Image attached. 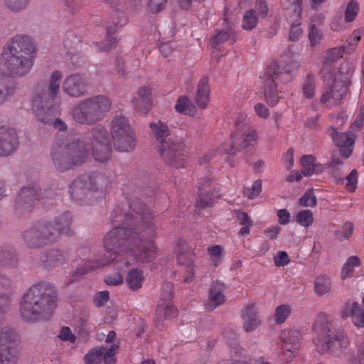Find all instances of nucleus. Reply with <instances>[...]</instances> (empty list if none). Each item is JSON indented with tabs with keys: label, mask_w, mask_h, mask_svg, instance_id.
I'll use <instances>...</instances> for the list:
<instances>
[{
	"label": "nucleus",
	"mask_w": 364,
	"mask_h": 364,
	"mask_svg": "<svg viewBox=\"0 0 364 364\" xmlns=\"http://www.w3.org/2000/svg\"><path fill=\"white\" fill-rule=\"evenodd\" d=\"M111 220L115 227L104 239L107 253L116 257L121 252L130 251L137 262H150L155 259L156 249L151 238L156 235V228L144 203L138 198L132 199L127 212L116 206Z\"/></svg>",
	"instance_id": "f257e3e1"
},
{
	"label": "nucleus",
	"mask_w": 364,
	"mask_h": 364,
	"mask_svg": "<svg viewBox=\"0 0 364 364\" xmlns=\"http://www.w3.org/2000/svg\"><path fill=\"white\" fill-rule=\"evenodd\" d=\"M58 292L54 285L41 281L30 287L19 302V314L26 322L49 319L57 306Z\"/></svg>",
	"instance_id": "f03ea898"
},
{
	"label": "nucleus",
	"mask_w": 364,
	"mask_h": 364,
	"mask_svg": "<svg viewBox=\"0 0 364 364\" xmlns=\"http://www.w3.org/2000/svg\"><path fill=\"white\" fill-rule=\"evenodd\" d=\"M36 48L28 36L16 35L4 46L1 63L5 72L13 77L28 74L33 65Z\"/></svg>",
	"instance_id": "7ed1b4c3"
},
{
	"label": "nucleus",
	"mask_w": 364,
	"mask_h": 364,
	"mask_svg": "<svg viewBox=\"0 0 364 364\" xmlns=\"http://www.w3.org/2000/svg\"><path fill=\"white\" fill-rule=\"evenodd\" d=\"M327 323V316L323 313L317 316L314 328L320 330L319 336L315 340L316 350L320 353L329 352L334 356L340 355L348 346L350 340L346 332L336 328Z\"/></svg>",
	"instance_id": "20e7f679"
},
{
	"label": "nucleus",
	"mask_w": 364,
	"mask_h": 364,
	"mask_svg": "<svg viewBox=\"0 0 364 364\" xmlns=\"http://www.w3.org/2000/svg\"><path fill=\"white\" fill-rule=\"evenodd\" d=\"M50 154L55 168L59 171H65L83 164L87 156V149L79 139H71L55 143Z\"/></svg>",
	"instance_id": "39448f33"
},
{
	"label": "nucleus",
	"mask_w": 364,
	"mask_h": 364,
	"mask_svg": "<svg viewBox=\"0 0 364 364\" xmlns=\"http://www.w3.org/2000/svg\"><path fill=\"white\" fill-rule=\"evenodd\" d=\"M112 102L109 97L100 95L84 99L71 112L73 119L81 124L90 125L102 120L109 112Z\"/></svg>",
	"instance_id": "423d86ee"
},
{
	"label": "nucleus",
	"mask_w": 364,
	"mask_h": 364,
	"mask_svg": "<svg viewBox=\"0 0 364 364\" xmlns=\"http://www.w3.org/2000/svg\"><path fill=\"white\" fill-rule=\"evenodd\" d=\"M296 62L284 65L283 62L278 63L273 61L267 67L262 77V89L267 103L270 106H274L279 102L278 84L287 83L291 80V72L293 69L298 68Z\"/></svg>",
	"instance_id": "0eeeda50"
},
{
	"label": "nucleus",
	"mask_w": 364,
	"mask_h": 364,
	"mask_svg": "<svg viewBox=\"0 0 364 364\" xmlns=\"http://www.w3.org/2000/svg\"><path fill=\"white\" fill-rule=\"evenodd\" d=\"M257 133L245 117H239L235 122V129L231 134V144L223 145V151L228 155L227 161L234 166L230 160L237 151L253 146L257 141Z\"/></svg>",
	"instance_id": "6e6552de"
},
{
	"label": "nucleus",
	"mask_w": 364,
	"mask_h": 364,
	"mask_svg": "<svg viewBox=\"0 0 364 364\" xmlns=\"http://www.w3.org/2000/svg\"><path fill=\"white\" fill-rule=\"evenodd\" d=\"M106 178L100 173H84L76 177L70 184L69 193L77 203H87L92 193L103 188Z\"/></svg>",
	"instance_id": "1a4fd4ad"
},
{
	"label": "nucleus",
	"mask_w": 364,
	"mask_h": 364,
	"mask_svg": "<svg viewBox=\"0 0 364 364\" xmlns=\"http://www.w3.org/2000/svg\"><path fill=\"white\" fill-rule=\"evenodd\" d=\"M87 152L91 151L95 160L100 162L108 161L111 156V141L107 130L101 124L91 128L85 135Z\"/></svg>",
	"instance_id": "9d476101"
},
{
	"label": "nucleus",
	"mask_w": 364,
	"mask_h": 364,
	"mask_svg": "<svg viewBox=\"0 0 364 364\" xmlns=\"http://www.w3.org/2000/svg\"><path fill=\"white\" fill-rule=\"evenodd\" d=\"M55 234L50 232L46 221H41L25 230L22 239L27 248L37 250L54 243Z\"/></svg>",
	"instance_id": "9b49d317"
},
{
	"label": "nucleus",
	"mask_w": 364,
	"mask_h": 364,
	"mask_svg": "<svg viewBox=\"0 0 364 364\" xmlns=\"http://www.w3.org/2000/svg\"><path fill=\"white\" fill-rule=\"evenodd\" d=\"M159 152L167 165L176 168L185 166L187 151L185 150L184 144L178 140L162 143L159 146Z\"/></svg>",
	"instance_id": "f8f14e48"
},
{
	"label": "nucleus",
	"mask_w": 364,
	"mask_h": 364,
	"mask_svg": "<svg viewBox=\"0 0 364 364\" xmlns=\"http://www.w3.org/2000/svg\"><path fill=\"white\" fill-rule=\"evenodd\" d=\"M53 99L44 93L34 92L32 110L38 122L50 124L53 118L59 115V111L53 106Z\"/></svg>",
	"instance_id": "ddd939ff"
},
{
	"label": "nucleus",
	"mask_w": 364,
	"mask_h": 364,
	"mask_svg": "<svg viewBox=\"0 0 364 364\" xmlns=\"http://www.w3.org/2000/svg\"><path fill=\"white\" fill-rule=\"evenodd\" d=\"M41 198V190L38 186H31L21 189L16 197L15 210L18 214L30 212L36 201Z\"/></svg>",
	"instance_id": "4468645a"
},
{
	"label": "nucleus",
	"mask_w": 364,
	"mask_h": 364,
	"mask_svg": "<svg viewBox=\"0 0 364 364\" xmlns=\"http://www.w3.org/2000/svg\"><path fill=\"white\" fill-rule=\"evenodd\" d=\"M70 257V247H58L44 251L40 256V260L45 269H50L67 263Z\"/></svg>",
	"instance_id": "2eb2a0df"
},
{
	"label": "nucleus",
	"mask_w": 364,
	"mask_h": 364,
	"mask_svg": "<svg viewBox=\"0 0 364 364\" xmlns=\"http://www.w3.org/2000/svg\"><path fill=\"white\" fill-rule=\"evenodd\" d=\"M16 333L8 328H0V364H15L16 350L11 345Z\"/></svg>",
	"instance_id": "dca6fc26"
},
{
	"label": "nucleus",
	"mask_w": 364,
	"mask_h": 364,
	"mask_svg": "<svg viewBox=\"0 0 364 364\" xmlns=\"http://www.w3.org/2000/svg\"><path fill=\"white\" fill-rule=\"evenodd\" d=\"M328 136L337 147H339L340 154L345 159L350 156L354 146V134L350 132H339L334 126H330L327 129Z\"/></svg>",
	"instance_id": "f3484780"
},
{
	"label": "nucleus",
	"mask_w": 364,
	"mask_h": 364,
	"mask_svg": "<svg viewBox=\"0 0 364 364\" xmlns=\"http://www.w3.org/2000/svg\"><path fill=\"white\" fill-rule=\"evenodd\" d=\"M89 82L82 75L77 73L68 76L63 81V90L72 97H80L87 95Z\"/></svg>",
	"instance_id": "a211bd4d"
},
{
	"label": "nucleus",
	"mask_w": 364,
	"mask_h": 364,
	"mask_svg": "<svg viewBox=\"0 0 364 364\" xmlns=\"http://www.w3.org/2000/svg\"><path fill=\"white\" fill-rule=\"evenodd\" d=\"M18 146L17 132L6 126L0 127V156H7L15 152Z\"/></svg>",
	"instance_id": "6ab92c4d"
},
{
	"label": "nucleus",
	"mask_w": 364,
	"mask_h": 364,
	"mask_svg": "<svg viewBox=\"0 0 364 364\" xmlns=\"http://www.w3.org/2000/svg\"><path fill=\"white\" fill-rule=\"evenodd\" d=\"M73 221V215L70 212L63 213L58 217H56L53 221H46L50 232H55V242L63 234L70 235L71 233L70 225Z\"/></svg>",
	"instance_id": "aec40b11"
},
{
	"label": "nucleus",
	"mask_w": 364,
	"mask_h": 364,
	"mask_svg": "<svg viewBox=\"0 0 364 364\" xmlns=\"http://www.w3.org/2000/svg\"><path fill=\"white\" fill-rule=\"evenodd\" d=\"M347 93V80L335 79L331 86L323 93L321 101L326 103L331 98L340 102Z\"/></svg>",
	"instance_id": "412c9836"
},
{
	"label": "nucleus",
	"mask_w": 364,
	"mask_h": 364,
	"mask_svg": "<svg viewBox=\"0 0 364 364\" xmlns=\"http://www.w3.org/2000/svg\"><path fill=\"white\" fill-rule=\"evenodd\" d=\"M281 339L284 342L283 349L291 353L299 350L301 343V332L296 329L282 331Z\"/></svg>",
	"instance_id": "4be33fe9"
},
{
	"label": "nucleus",
	"mask_w": 364,
	"mask_h": 364,
	"mask_svg": "<svg viewBox=\"0 0 364 364\" xmlns=\"http://www.w3.org/2000/svg\"><path fill=\"white\" fill-rule=\"evenodd\" d=\"M18 262V254L14 245L5 243L0 246V267H15Z\"/></svg>",
	"instance_id": "5701e85b"
},
{
	"label": "nucleus",
	"mask_w": 364,
	"mask_h": 364,
	"mask_svg": "<svg viewBox=\"0 0 364 364\" xmlns=\"http://www.w3.org/2000/svg\"><path fill=\"white\" fill-rule=\"evenodd\" d=\"M225 288V284L221 282L215 281L212 283L209 290L208 307L210 306V310L223 304L225 302V296L223 294Z\"/></svg>",
	"instance_id": "b1692460"
},
{
	"label": "nucleus",
	"mask_w": 364,
	"mask_h": 364,
	"mask_svg": "<svg viewBox=\"0 0 364 364\" xmlns=\"http://www.w3.org/2000/svg\"><path fill=\"white\" fill-rule=\"evenodd\" d=\"M62 77L60 71L55 70L52 73L50 80L48 85H38L36 86L35 93H44L45 95H48L50 97L57 96L60 89L59 80Z\"/></svg>",
	"instance_id": "393cba45"
},
{
	"label": "nucleus",
	"mask_w": 364,
	"mask_h": 364,
	"mask_svg": "<svg viewBox=\"0 0 364 364\" xmlns=\"http://www.w3.org/2000/svg\"><path fill=\"white\" fill-rule=\"evenodd\" d=\"M112 139L114 147L119 151L129 152L133 151L136 146L135 136L132 131L113 136Z\"/></svg>",
	"instance_id": "a878e982"
},
{
	"label": "nucleus",
	"mask_w": 364,
	"mask_h": 364,
	"mask_svg": "<svg viewBox=\"0 0 364 364\" xmlns=\"http://www.w3.org/2000/svg\"><path fill=\"white\" fill-rule=\"evenodd\" d=\"M242 317L244 320V329L246 332L254 331L259 324L260 320L253 304L246 306L242 311Z\"/></svg>",
	"instance_id": "bb28decb"
},
{
	"label": "nucleus",
	"mask_w": 364,
	"mask_h": 364,
	"mask_svg": "<svg viewBox=\"0 0 364 364\" xmlns=\"http://www.w3.org/2000/svg\"><path fill=\"white\" fill-rule=\"evenodd\" d=\"M219 196V193L215 188H210L208 191H203V187H200L196 205L202 209L212 206L216 203Z\"/></svg>",
	"instance_id": "cd10ccee"
},
{
	"label": "nucleus",
	"mask_w": 364,
	"mask_h": 364,
	"mask_svg": "<svg viewBox=\"0 0 364 364\" xmlns=\"http://www.w3.org/2000/svg\"><path fill=\"white\" fill-rule=\"evenodd\" d=\"M178 315L176 308L170 303L159 304L155 312L156 326L159 327L164 319H171Z\"/></svg>",
	"instance_id": "c85d7f7f"
},
{
	"label": "nucleus",
	"mask_w": 364,
	"mask_h": 364,
	"mask_svg": "<svg viewBox=\"0 0 364 364\" xmlns=\"http://www.w3.org/2000/svg\"><path fill=\"white\" fill-rule=\"evenodd\" d=\"M209 94L208 77L204 75L199 81L196 96V102L200 108L204 109L207 107L209 102Z\"/></svg>",
	"instance_id": "c756f323"
},
{
	"label": "nucleus",
	"mask_w": 364,
	"mask_h": 364,
	"mask_svg": "<svg viewBox=\"0 0 364 364\" xmlns=\"http://www.w3.org/2000/svg\"><path fill=\"white\" fill-rule=\"evenodd\" d=\"M149 127L151 129L156 140L160 143V145L164 142L173 141L171 136L170 130L165 122L158 121L157 122H151Z\"/></svg>",
	"instance_id": "7c9ffc66"
},
{
	"label": "nucleus",
	"mask_w": 364,
	"mask_h": 364,
	"mask_svg": "<svg viewBox=\"0 0 364 364\" xmlns=\"http://www.w3.org/2000/svg\"><path fill=\"white\" fill-rule=\"evenodd\" d=\"M12 294L13 289L11 279L0 274V304L1 306H10Z\"/></svg>",
	"instance_id": "2f4dec72"
},
{
	"label": "nucleus",
	"mask_w": 364,
	"mask_h": 364,
	"mask_svg": "<svg viewBox=\"0 0 364 364\" xmlns=\"http://www.w3.org/2000/svg\"><path fill=\"white\" fill-rule=\"evenodd\" d=\"M132 131L127 119L122 115L116 116L112 121L111 134L112 136H119Z\"/></svg>",
	"instance_id": "473e14b6"
},
{
	"label": "nucleus",
	"mask_w": 364,
	"mask_h": 364,
	"mask_svg": "<svg viewBox=\"0 0 364 364\" xmlns=\"http://www.w3.org/2000/svg\"><path fill=\"white\" fill-rule=\"evenodd\" d=\"M341 48H333L323 53L322 55V66L321 72L330 71V65L343 56Z\"/></svg>",
	"instance_id": "72a5a7b5"
},
{
	"label": "nucleus",
	"mask_w": 364,
	"mask_h": 364,
	"mask_svg": "<svg viewBox=\"0 0 364 364\" xmlns=\"http://www.w3.org/2000/svg\"><path fill=\"white\" fill-rule=\"evenodd\" d=\"M15 83L8 78L0 76V105L8 101L15 93Z\"/></svg>",
	"instance_id": "f704fd0d"
},
{
	"label": "nucleus",
	"mask_w": 364,
	"mask_h": 364,
	"mask_svg": "<svg viewBox=\"0 0 364 364\" xmlns=\"http://www.w3.org/2000/svg\"><path fill=\"white\" fill-rule=\"evenodd\" d=\"M109 255L106 256V258L98 261V262L94 265L92 262H86L82 266L77 267L75 272L77 276H82L87 272L94 270L98 267L105 266L115 260V256H113L112 253H108Z\"/></svg>",
	"instance_id": "c9c22d12"
},
{
	"label": "nucleus",
	"mask_w": 364,
	"mask_h": 364,
	"mask_svg": "<svg viewBox=\"0 0 364 364\" xmlns=\"http://www.w3.org/2000/svg\"><path fill=\"white\" fill-rule=\"evenodd\" d=\"M176 110L181 114H189L193 116L196 114V107L189 98L185 95H181L178 98L175 105Z\"/></svg>",
	"instance_id": "e433bc0d"
},
{
	"label": "nucleus",
	"mask_w": 364,
	"mask_h": 364,
	"mask_svg": "<svg viewBox=\"0 0 364 364\" xmlns=\"http://www.w3.org/2000/svg\"><path fill=\"white\" fill-rule=\"evenodd\" d=\"M144 280L143 272L138 269H131L127 276V284L132 290H137L141 287Z\"/></svg>",
	"instance_id": "4c0bfd02"
},
{
	"label": "nucleus",
	"mask_w": 364,
	"mask_h": 364,
	"mask_svg": "<svg viewBox=\"0 0 364 364\" xmlns=\"http://www.w3.org/2000/svg\"><path fill=\"white\" fill-rule=\"evenodd\" d=\"M331 280L326 276L322 275L316 277L314 282V291L316 294L321 296L331 292Z\"/></svg>",
	"instance_id": "58836bf2"
},
{
	"label": "nucleus",
	"mask_w": 364,
	"mask_h": 364,
	"mask_svg": "<svg viewBox=\"0 0 364 364\" xmlns=\"http://www.w3.org/2000/svg\"><path fill=\"white\" fill-rule=\"evenodd\" d=\"M234 35V32L230 27H226L224 29L216 30L215 34L210 39V46L216 48L218 46L225 43Z\"/></svg>",
	"instance_id": "ea45409f"
},
{
	"label": "nucleus",
	"mask_w": 364,
	"mask_h": 364,
	"mask_svg": "<svg viewBox=\"0 0 364 364\" xmlns=\"http://www.w3.org/2000/svg\"><path fill=\"white\" fill-rule=\"evenodd\" d=\"M360 265V261L357 256H350L348 258L341 270V278L352 277L354 272V268Z\"/></svg>",
	"instance_id": "a19ab883"
},
{
	"label": "nucleus",
	"mask_w": 364,
	"mask_h": 364,
	"mask_svg": "<svg viewBox=\"0 0 364 364\" xmlns=\"http://www.w3.org/2000/svg\"><path fill=\"white\" fill-rule=\"evenodd\" d=\"M106 348L104 347L91 349L85 356V360L88 364H100L102 363Z\"/></svg>",
	"instance_id": "79ce46f5"
},
{
	"label": "nucleus",
	"mask_w": 364,
	"mask_h": 364,
	"mask_svg": "<svg viewBox=\"0 0 364 364\" xmlns=\"http://www.w3.org/2000/svg\"><path fill=\"white\" fill-rule=\"evenodd\" d=\"M138 95L140 97L141 102L144 105V107L141 108L138 107V110L142 112L144 114H146L151 109V100L149 96L151 92L149 88L143 87L138 90Z\"/></svg>",
	"instance_id": "37998d69"
},
{
	"label": "nucleus",
	"mask_w": 364,
	"mask_h": 364,
	"mask_svg": "<svg viewBox=\"0 0 364 364\" xmlns=\"http://www.w3.org/2000/svg\"><path fill=\"white\" fill-rule=\"evenodd\" d=\"M257 22L258 19L255 10H248L243 16L242 28L246 30H252L257 26Z\"/></svg>",
	"instance_id": "c03bdc74"
},
{
	"label": "nucleus",
	"mask_w": 364,
	"mask_h": 364,
	"mask_svg": "<svg viewBox=\"0 0 364 364\" xmlns=\"http://www.w3.org/2000/svg\"><path fill=\"white\" fill-rule=\"evenodd\" d=\"M291 308L288 304H282L277 307L274 313V320L277 323H284L289 317Z\"/></svg>",
	"instance_id": "a18cd8bd"
},
{
	"label": "nucleus",
	"mask_w": 364,
	"mask_h": 364,
	"mask_svg": "<svg viewBox=\"0 0 364 364\" xmlns=\"http://www.w3.org/2000/svg\"><path fill=\"white\" fill-rule=\"evenodd\" d=\"M296 222L304 227L310 226L314 222L313 213L309 209L299 211L296 215Z\"/></svg>",
	"instance_id": "49530a36"
},
{
	"label": "nucleus",
	"mask_w": 364,
	"mask_h": 364,
	"mask_svg": "<svg viewBox=\"0 0 364 364\" xmlns=\"http://www.w3.org/2000/svg\"><path fill=\"white\" fill-rule=\"evenodd\" d=\"M345 187L350 193H353L357 188L358 183V171L353 169L349 174L344 176Z\"/></svg>",
	"instance_id": "de8ad7c7"
},
{
	"label": "nucleus",
	"mask_w": 364,
	"mask_h": 364,
	"mask_svg": "<svg viewBox=\"0 0 364 364\" xmlns=\"http://www.w3.org/2000/svg\"><path fill=\"white\" fill-rule=\"evenodd\" d=\"M301 164L302 165V173L309 176L314 173V166L315 164V157L312 155H304L301 159Z\"/></svg>",
	"instance_id": "09e8293b"
},
{
	"label": "nucleus",
	"mask_w": 364,
	"mask_h": 364,
	"mask_svg": "<svg viewBox=\"0 0 364 364\" xmlns=\"http://www.w3.org/2000/svg\"><path fill=\"white\" fill-rule=\"evenodd\" d=\"M299 202L304 207H315L317 203V199L313 188L307 189L305 193L299 198Z\"/></svg>",
	"instance_id": "8fccbe9b"
},
{
	"label": "nucleus",
	"mask_w": 364,
	"mask_h": 364,
	"mask_svg": "<svg viewBox=\"0 0 364 364\" xmlns=\"http://www.w3.org/2000/svg\"><path fill=\"white\" fill-rule=\"evenodd\" d=\"M284 9L291 10L295 16H299L302 12V0H281Z\"/></svg>",
	"instance_id": "3c124183"
},
{
	"label": "nucleus",
	"mask_w": 364,
	"mask_h": 364,
	"mask_svg": "<svg viewBox=\"0 0 364 364\" xmlns=\"http://www.w3.org/2000/svg\"><path fill=\"white\" fill-rule=\"evenodd\" d=\"M2 1L7 9L16 13L23 10L29 0H2Z\"/></svg>",
	"instance_id": "603ef678"
},
{
	"label": "nucleus",
	"mask_w": 364,
	"mask_h": 364,
	"mask_svg": "<svg viewBox=\"0 0 364 364\" xmlns=\"http://www.w3.org/2000/svg\"><path fill=\"white\" fill-rule=\"evenodd\" d=\"M302 92L305 97L311 99L315 94V80L311 75H307L302 87Z\"/></svg>",
	"instance_id": "864d4df0"
},
{
	"label": "nucleus",
	"mask_w": 364,
	"mask_h": 364,
	"mask_svg": "<svg viewBox=\"0 0 364 364\" xmlns=\"http://www.w3.org/2000/svg\"><path fill=\"white\" fill-rule=\"evenodd\" d=\"M359 11V5L355 0H350L347 5L345 12V21H353Z\"/></svg>",
	"instance_id": "5fc2aeb1"
},
{
	"label": "nucleus",
	"mask_w": 364,
	"mask_h": 364,
	"mask_svg": "<svg viewBox=\"0 0 364 364\" xmlns=\"http://www.w3.org/2000/svg\"><path fill=\"white\" fill-rule=\"evenodd\" d=\"M111 19L115 26H119L120 27L127 24L128 21V18L124 11L119 9H115L111 12Z\"/></svg>",
	"instance_id": "6e6d98bb"
},
{
	"label": "nucleus",
	"mask_w": 364,
	"mask_h": 364,
	"mask_svg": "<svg viewBox=\"0 0 364 364\" xmlns=\"http://www.w3.org/2000/svg\"><path fill=\"white\" fill-rule=\"evenodd\" d=\"M167 0H148L146 7L149 12L156 14L166 6Z\"/></svg>",
	"instance_id": "4d7b16f0"
},
{
	"label": "nucleus",
	"mask_w": 364,
	"mask_h": 364,
	"mask_svg": "<svg viewBox=\"0 0 364 364\" xmlns=\"http://www.w3.org/2000/svg\"><path fill=\"white\" fill-rule=\"evenodd\" d=\"M323 34L316 25L311 24L309 31V39L311 46H316L321 43Z\"/></svg>",
	"instance_id": "13d9d810"
},
{
	"label": "nucleus",
	"mask_w": 364,
	"mask_h": 364,
	"mask_svg": "<svg viewBox=\"0 0 364 364\" xmlns=\"http://www.w3.org/2000/svg\"><path fill=\"white\" fill-rule=\"evenodd\" d=\"M344 228L345 230L343 231H336V238L340 240H348L349 237L351 236L353 232V224L351 222H346L344 224Z\"/></svg>",
	"instance_id": "bf43d9fd"
},
{
	"label": "nucleus",
	"mask_w": 364,
	"mask_h": 364,
	"mask_svg": "<svg viewBox=\"0 0 364 364\" xmlns=\"http://www.w3.org/2000/svg\"><path fill=\"white\" fill-rule=\"evenodd\" d=\"M193 254L191 252H179L176 257V260L178 264L189 267L193 266Z\"/></svg>",
	"instance_id": "052dcab7"
},
{
	"label": "nucleus",
	"mask_w": 364,
	"mask_h": 364,
	"mask_svg": "<svg viewBox=\"0 0 364 364\" xmlns=\"http://www.w3.org/2000/svg\"><path fill=\"white\" fill-rule=\"evenodd\" d=\"M262 191V180H256L252 184V188H247L244 192L250 199L257 197Z\"/></svg>",
	"instance_id": "680f3d73"
},
{
	"label": "nucleus",
	"mask_w": 364,
	"mask_h": 364,
	"mask_svg": "<svg viewBox=\"0 0 364 364\" xmlns=\"http://www.w3.org/2000/svg\"><path fill=\"white\" fill-rule=\"evenodd\" d=\"M358 303L353 301L350 303L348 301L345 304L343 309L341 311V316L343 318H348L353 315V313L358 309Z\"/></svg>",
	"instance_id": "e2e57ef3"
},
{
	"label": "nucleus",
	"mask_w": 364,
	"mask_h": 364,
	"mask_svg": "<svg viewBox=\"0 0 364 364\" xmlns=\"http://www.w3.org/2000/svg\"><path fill=\"white\" fill-rule=\"evenodd\" d=\"M173 295V284L170 282H165L161 288V299L164 301H169Z\"/></svg>",
	"instance_id": "0e129e2a"
},
{
	"label": "nucleus",
	"mask_w": 364,
	"mask_h": 364,
	"mask_svg": "<svg viewBox=\"0 0 364 364\" xmlns=\"http://www.w3.org/2000/svg\"><path fill=\"white\" fill-rule=\"evenodd\" d=\"M352 321L357 327L364 326V311L358 305V309L353 313L351 317Z\"/></svg>",
	"instance_id": "69168bd1"
},
{
	"label": "nucleus",
	"mask_w": 364,
	"mask_h": 364,
	"mask_svg": "<svg viewBox=\"0 0 364 364\" xmlns=\"http://www.w3.org/2000/svg\"><path fill=\"white\" fill-rule=\"evenodd\" d=\"M274 262L277 267H284L289 263L290 259L285 251H279L274 257Z\"/></svg>",
	"instance_id": "338daca9"
},
{
	"label": "nucleus",
	"mask_w": 364,
	"mask_h": 364,
	"mask_svg": "<svg viewBox=\"0 0 364 364\" xmlns=\"http://www.w3.org/2000/svg\"><path fill=\"white\" fill-rule=\"evenodd\" d=\"M118 348V346L113 344L108 349L106 348L104 354L103 360L105 364H112L115 362L114 351Z\"/></svg>",
	"instance_id": "774afa93"
}]
</instances>
